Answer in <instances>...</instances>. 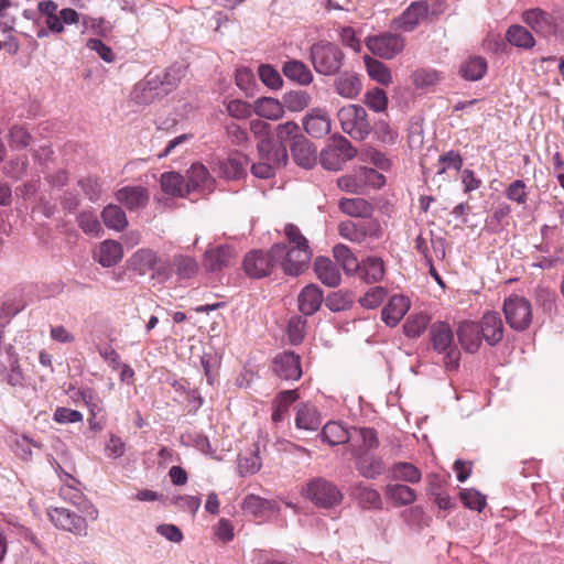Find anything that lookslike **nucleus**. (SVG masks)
Returning a JSON list of instances; mask_svg holds the SVG:
<instances>
[{"label": "nucleus", "instance_id": "obj_55", "mask_svg": "<svg viewBox=\"0 0 564 564\" xmlns=\"http://www.w3.org/2000/svg\"><path fill=\"white\" fill-rule=\"evenodd\" d=\"M311 104V96L303 90L291 91L284 96V105L290 111H302Z\"/></svg>", "mask_w": 564, "mask_h": 564}, {"label": "nucleus", "instance_id": "obj_30", "mask_svg": "<svg viewBox=\"0 0 564 564\" xmlns=\"http://www.w3.org/2000/svg\"><path fill=\"white\" fill-rule=\"evenodd\" d=\"M314 271L323 284L329 288L339 285L341 280L340 272L336 263H334L329 258H316L314 262Z\"/></svg>", "mask_w": 564, "mask_h": 564}, {"label": "nucleus", "instance_id": "obj_3", "mask_svg": "<svg viewBox=\"0 0 564 564\" xmlns=\"http://www.w3.org/2000/svg\"><path fill=\"white\" fill-rule=\"evenodd\" d=\"M259 162L251 165V173L259 178H270L278 167L288 163L286 147L274 144L273 141H258Z\"/></svg>", "mask_w": 564, "mask_h": 564}, {"label": "nucleus", "instance_id": "obj_22", "mask_svg": "<svg viewBox=\"0 0 564 564\" xmlns=\"http://www.w3.org/2000/svg\"><path fill=\"white\" fill-rule=\"evenodd\" d=\"M115 196L129 210L144 208L149 202V191L143 186H124Z\"/></svg>", "mask_w": 564, "mask_h": 564}, {"label": "nucleus", "instance_id": "obj_20", "mask_svg": "<svg viewBox=\"0 0 564 564\" xmlns=\"http://www.w3.org/2000/svg\"><path fill=\"white\" fill-rule=\"evenodd\" d=\"M303 127L313 138H322L330 132L332 121L326 110L314 108L304 117Z\"/></svg>", "mask_w": 564, "mask_h": 564}, {"label": "nucleus", "instance_id": "obj_26", "mask_svg": "<svg viewBox=\"0 0 564 564\" xmlns=\"http://www.w3.org/2000/svg\"><path fill=\"white\" fill-rule=\"evenodd\" d=\"M322 424V416L315 405L301 403L296 406L295 426L304 431H317Z\"/></svg>", "mask_w": 564, "mask_h": 564}, {"label": "nucleus", "instance_id": "obj_13", "mask_svg": "<svg viewBox=\"0 0 564 564\" xmlns=\"http://www.w3.org/2000/svg\"><path fill=\"white\" fill-rule=\"evenodd\" d=\"M366 46L376 56L392 59L403 52L405 40L403 36L390 32H383L366 39Z\"/></svg>", "mask_w": 564, "mask_h": 564}, {"label": "nucleus", "instance_id": "obj_29", "mask_svg": "<svg viewBox=\"0 0 564 564\" xmlns=\"http://www.w3.org/2000/svg\"><path fill=\"white\" fill-rule=\"evenodd\" d=\"M410 308L409 300L403 295L392 296L382 310V319L390 326L394 327L403 318Z\"/></svg>", "mask_w": 564, "mask_h": 564}, {"label": "nucleus", "instance_id": "obj_38", "mask_svg": "<svg viewBox=\"0 0 564 564\" xmlns=\"http://www.w3.org/2000/svg\"><path fill=\"white\" fill-rule=\"evenodd\" d=\"M387 499L397 507L409 506L416 500L415 491L403 484H390L386 487Z\"/></svg>", "mask_w": 564, "mask_h": 564}, {"label": "nucleus", "instance_id": "obj_58", "mask_svg": "<svg viewBox=\"0 0 564 564\" xmlns=\"http://www.w3.org/2000/svg\"><path fill=\"white\" fill-rule=\"evenodd\" d=\"M463 166V158L459 152L451 150L438 158L437 174H444L448 169L459 171Z\"/></svg>", "mask_w": 564, "mask_h": 564}, {"label": "nucleus", "instance_id": "obj_7", "mask_svg": "<svg viewBox=\"0 0 564 564\" xmlns=\"http://www.w3.org/2000/svg\"><path fill=\"white\" fill-rule=\"evenodd\" d=\"M522 21L538 35H560L564 39V14L533 8L522 13Z\"/></svg>", "mask_w": 564, "mask_h": 564}, {"label": "nucleus", "instance_id": "obj_8", "mask_svg": "<svg viewBox=\"0 0 564 564\" xmlns=\"http://www.w3.org/2000/svg\"><path fill=\"white\" fill-rule=\"evenodd\" d=\"M37 10L45 18V26L53 34H62L65 25L77 24L80 21V13L73 8H64L58 10L56 2L44 0L37 3Z\"/></svg>", "mask_w": 564, "mask_h": 564}, {"label": "nucleus", "instance_id": "obj_19", "mask_svg": "<svg viewBox=\"0 0 564 564\" xmlns=\"http://www.w3.org/2000/svg\"><path fill=\"white\" fill-rule=\"evenodd\" d=\"M482 338L488 345L495 346L503 338V322L498 312H487L478 324Z\"/></svg>", "mask_w": 564, "mask_h": 564}, {"label": "nucleus", "instance_id": "obj_49", "mask_svg": "<svg viewBox=\"0 0 564 564\" xmlns=\"http://www.w3.org/2000/svg\"><path fill=\"white\" fill-rule=\"evenodd\" d=\"M487 70V62L485 58L475 56L468 58L459 69L460 75L467 80L480 79Z\"/></svg>", "mask_w": 564, "mask_h": 564}, {"label": "nucleus", "instance_id": "obj_61", "mask_svg": "<svg viewBox=\"0 0 564 564\" xmlns=\"http://www.w3.org/2000/svg\"><path fill=\"white\" fill-rule=\"evenodd\" d=\"M506 197L517 203L518 205H525L528 200L527 185L521 180H516L505 191Z\"/></svg>", "mask_w": 564, "mask_h": 564}, {"label": "nucleus", "instance_id": "obj_9", "mask_svg": "<svg viewBox=\"0 0 564 564\" xmlns=\"http://www.w3.org/2000/svg\"><path fill=\"white\" fill-rule=\"evenodd\" d=\"M343 131L355 140H364L370 133V123L367 112L359 105H347L341 107L337 113Z\"/></svg>", "mask_w": 564, "mask_h": 564}, {"label": "nucleus", "instance_id": "obj_43", "mask_svg": "<svg viewBox=\"0 0 564 564\" xmlns=\"http://www.w3.org/2000/svg\"><path fill=\"white\" fill-rule=\"evenodd\" d=\"M333 256L348 275L357 273L358 269H360V262L357 257L350 248L343 243H338L333 248Z\"/></svg>", "mask_w": 564, "mask_h": 564}, {"label": "nucleus", "instance_id": "obj_21", "mask_svg": "<svg viewBox=\"0 0 564 564\" xmlns=\"http://www.w3.org/2000/svg\"><path fill=\"white\" fill-rule=\"evenodd\" d=\"M354 435L350 437L352 443L350 445L351 453L355 457L368 454L370 451L378 448L379 440L377 431L372 427H358L354 429Z\"/></svg>", "mask_w": 564, "mask_h": 564}, {"label": "nucleus", "instance_id": "obj_48", "mask_svg": "<svg viewBox=\"0 0 564 564\" xmlns=\"http://www.w3.org/2000/svg\"><path fill=\"white\" fill-rule=\"evenodd\" d=\"M368 75L373 79L380 83L381 85L389 86L392 83V75L383 63L380 61L372 58L370 56L364 57Z\"/></svg>", "mask_w": 564, "mask_h": 564}, {"label": "nucleus", "instance_id": "obj_39", "mask_svg": "<svg viewBox=\"0 0 564 564\" xmlns=\"http://www.w3.org/2000/svg\"><path fill=\"white\" fill-rule=\"evenodd\" d=\"M282 72L286 78L300 85H310L313 82V74L301 61L292 59L284 63Z\"/></svg>", "mask_w": 564, "mask_h": 564}, {"label": "nucleus", "instance_id": "obj_34", "mask_svg": "<svg viewBox=\"0 0 564 564\" xmlns=\"http://www.w3.org/2000/svg\"><path fill=\"white\" fill-rule=\"evenodd\" d=\"M338 208L343 214L354 218H369L373 213L372 204L361 197L341 198Z\"/></svg>", "mask_w": 564, "mask_h": 564}, {"label": "nucleus", "instance_id": "obj_24", "mask_svg": "<svg viewBox=\"0 0 564 564\" xmlns=\"http://www.w3.org/2000/svg\"><path fill=\"white\" fill-rule=\"evenodd\" d=\"M427 13L429 4L425 1L413 2L397 20V26L411 32L427 17Z\"/></svg>", "mask_w": 564, "mask_h": 564}, {"label": "nucleus", "instance_id": "obj_2", "mask_svg": "<svg viewBox=\"0 0 564 564\" xmlns=\"http://www.w3.org/2000/svg\"><path fill=\"white\" fill-rule=\"evenodd\" d=\"M129 268L140 275L151 274L152 279L161 282L173 275V270L166 259H162L150 248H141L128 260Z\"/></svg>", "mask_w": 564, "mask_h": 564}, {"label": "nucleus", "instance_id": "obj_32", "mask_svg": "<svg viewBox=\"0 0 564 564\" xmlns=\"http://www.w3.org/2000/svg\"><path fill=\"white\" fill-rule=\"evenodd\" d=\"M95 258L104 268L116 265L123 258L122 246L116 240H105L99 245Z\"/></svg>", "mask_w": 564, "mask_h": 564}, {"label": "nucleus", "instance_id": "obj_60", "mask_svg": "<svg viewBox=\"0 0 564 564\" xmlns=\"http://www.w3.org/2000/svg\"><path fill=\"white\" fill-rule=\"evenodd\" d=\"M259 77L262 83L271 89H279L282 87L283 79L279 72L271 65L263 64L258 69Z\"/></svg>", "mask_w": 564, "mask_h": 564}, {"label": "nucleus", "instance_id": "obj_11", "mask_svg": "<svg viewBox=\"0 0 564 564\" xmlns=\"http://www.w3.org/2000/svg\"><path fill=\"white\" fill-rule=\"evenodd\" d=\"M304 495L314 505L325 509L340 503L343 499V495L337 486L322 477L311 480L306 485Z\"/></svg>", "mask_w": 564, "mask_h": 564}, {"label": "nucleus", "instance_id": "obj_56", "mask_svg": "<svg viewBox=\"0 0 564 564\" xmlns=\"http://www.w3.org/2000/svg\"><path fill=\"white\" fill-rule=\"evenodd\" d=\"M357 497L364 509H379L381 507V496L373 488L359 487L357 490Z\"/></svg>", "mask_w": 564, "mask_h": 564}, {"label": "nucleus", "instance_id": "obj_63", "mask_svg": "<svg viewBox=\"0 0 564 564\" xmlns=\"http://www.w3.org/2000/svg\"><path fill=\"white\" fill-rule=\"evenodd\" d=\"M465 507L471 510L481 511L486 506V498L479 491L474 489H465L459 494Z\"/></svg>", "mask_w": 564, "mask_h": 564}, {"label": "nucleus", "instance_id": "obj_47", "mask_svg": "<svg viewBox=\"0 0 564 564\" xmlns=\"http://www.w3.org/2000/svg\"><path fill=\"white\" fill-rule=\"evenodd\" d=\"M442 74L433 68H417L411 75V82L415 89H427L442 80Z\"/></svg>", "mask_w": 564, "mask_h": 564}, {"label": "nucleus", "instance_id": "obj_17", "mask_svg": "<svg viewBox=\"0 0 564 564\" xmlns=\"http://www.w3.org/2000/svg\"><path fill=\"white\" fill-rule=\"evenodd\" d=\"M273 371L283 380H299L302 376L301 358L293 351H283L273 359Z\"/></svg>", "mask_w": 564, "mask_h": 564}, {"label": "nucleus", "instance_id": "obj_36", "mask_svg": "<svg viewBox=\"0 0 564 564\" xmlns=\"http://www.w3.org/2000/svg\"><path fill=\"white\" fill-rule=\"evenodd\" d=\"M323 443L329 446H336L347 443L351 435L348 430L339 422H327L318 434Z\"/></svg>", "mask_w": 564, "mask_h": 564}, {"label": "nucleus", "instance_id": "obj_46", "mask_svg": "<svg viewBox=\"0 0 564 564\" xmlns=\"http://www.w3.org/2000/svg\"><path fill=\"white\" fill-rule=\"evenodd\" d=\"M161 187L164 193L172 196L185 197V178L176 172H166L161 175Z\"/></svg>", "mask_w": 564, "mask_h": 564}, {"label": "nucleus", "instance_id": "obj_40", "mask_svg": "<svg viewBox=\"0 0 564 564\" xmlns=\"http://www.w3.org/2000/svg\"><path fill=\"white\" fill-rule=\"evenodd\" d=\"M300 394L296 389L294 390H284L276 394L272 402V421L278 423L284 419V415L289 411V408L297 401Z\"/></svg>", "mask_w": 564, "mask_h": 564}, {"label": "nucleus", "instance_id": "obj_44", "mask_svg": "<svg viewBox=\"0 0 564 564\" xmlns=\"http://www.w3.org/2000/svg\"><path fill=\"white\" fill-rule=\"evenodd\" d=\"M506 37L511 45L520 48L529 50L535 45V40L532 33L519 24L509 26Z\"/></svg>", "mask_w": 564, "mask_h": 564}, {"label": "nucleus", "instance_id": "obj_16", "mask_svg": "<svg viewBox=\"0 0 564 564\" xmlns=\"http://www.w3.org/2000/svg\"><path fill=\"white\" fill-rule=\"evenodd\" d=\"M214 188V178L208 170L200 163H195L187 171L185 180L186 195L192 193H210Z\"/></svg>", "mask_w": 564, "mask_h": 564}, {"label": "nucleus", "instance_id": "obj_57", "mask_svg": "<svg viewBox=\"0 0 564 564\" xmlns=\"http://www.w3.org/2000/svg\"><path fill=\"white\" fill-rule=\"evenodd\" d=\"M365 104L373 111L381 112L387 109L388 97L381 88H373L366 93Z\"/></svg>", "mask_w": 564, "mask_h": 564}, {"label": "nucleus", "instance_id": "obj_15", "mask_svg": "<svg viewBox=\"0 0 564 564\" xmlns=\"http://www.w3.org/2000/svg\"><path fill=\"white\" fill-rule=\"evenodd\" d=\"M241 509L245 513L252 516L254 519L265 521L273 513L279 511V505L275 500L264 499L250 494L243 498Z\"/></svg>", "mask_w": 564, "mask_h": 564}, {"label": "nucleus", "instance_id": "obj_27", "mask_svg": "<svg viewBox=\"0 0 564 564\" xmlns=\"http://www.w3.org/2000/svg\"><path fill=\"white\" fill-rule=\"evenodd\" d=\"M297 302L299 310L304 315H313L323 303V291L316 284H308L300 292Z\"/></svg>", "mask_w": 564, "mask_h": 564}, {"label": "nucleus", "instance_id": "obj_31", "mask_svg": "<svg viewBox=\"0 0 564 564\" xmlns=\"http://www.w3.org/2000/svg\"><path fill=\"white\" fill-rule=\"evenodd\" d=\"M334 89L339 96L354 99L360 94L362 83L357 74L344 72L334 80Z\"/></svg>", "mask_w": 564, "mask_h": 564}, {"label": "nucleus", "instance_id": "obj_53", "mask_svg": "<svg viewBox=\"0 0 564 564\" xmlns=\"http://www.w3.org/2000/svg\"><path fill=\"white\" fill-rule=\"evenodd\" d=\"M357 225L360 229V235L364 242L368 239L377 240L382 236V227L378 219L372 218H361V220L357 221Z\"/></svg>", "mask_w": 564, "mask_h": 564}, {"label": "nucleus", "instance_id": "obj_52", "mask_svg": "<svg viewBox=\"0 0 564 564\" xmlns=\"http://www.w3.org/2000/svg\"><path fill=\"white\" fill-rule=\"evenodd\" d=\"M430 318L424 314L410 315L403 325L404 334L411 338L420 337L426 329Z\"/></svg>", "mask_w": 564, "mask_h": 564}, {"label": "nucleus", "instance_id": "obj_12", "mask_svg": "<svg viewBox=\"0 0 564 564\" xmlns=\"http://www.w3.org/2000/svg\"><path fill=\"white\" fill-rule=\"evenodd\" d=\"M503 313L508 325L517 330H525L532 322V306L520 295H510L503 302Z\"/></svg>", "mask_w": 564, "mask_h": 564}, {"label": "nucleus", "instance_id": "obj_1", "mask_svg": "<svg viewBox=\"0 0 564 564\" xmlns=\"http://www.w3.org/2000/svg\"><path fill=\"white\" fill-rule=\"evenodd\" d=\"M285 243H274L272 256L280 258V267L288 275L297 276L307 268L313 256L307 239L294 224L284 227Z\"/></svg>", "mask_w": 564, "mask_h": 564}, {"label": "nucleus", "instance_id": "obj_41", "mask_svg": "<svg viewBox=\"0 0 564 564\" xmlns=\"http://www.w3.org/2000/svg\"><path fill=\"white\" fill-rule=\"evenodd\" d=\"M355 458L357 469L366 478L373 479L384 471V463L379 456L365 454Z\"/></svg>", "mask_w": 564, "mask_h": 564}, {"label": "nucleus", "instance_id": "obj_5", "mask_svg": "<svg viewBox=\"0 0 564 564\" xmlns=\"http://www.w3.org/2000/svg\"><path fill=\"white\" fill-rule=\"evenodd\" d=\"M85 518L66 508H52L48 511V518L52 523L61 530L68 531L75 535H87V519L96 521L98 519V510L89 505L83 509Z\"/></svg>", "mask_w": 564, "mask_h": 564}, {"label": "nucleus", "instance_id": "obj_50", "mask_svg": "<svg viewBox=\"0 0 564 564\" xmlns=\"http://www.w3.org/2000/svg\"><path fill=\"white\" fill-rule=\"evenodd\" d=\"M261 467L262 460L259 456L258 446H256V448L249 454H246L239 458L238 471L239 475L242 477L258 473L261 469Z\"/></svg>", "mask_w": 564, "mask_h": 564}, {"label": "nucleus", "instance_id": "obj_51", "mask_svg": "<svg viewBox=\"0 0 564 564\" xmlns=\"http://www.w3.org/2000/svg\"><path fill=\"white\" fill-rule=\"evenodd\" d=\"M300 126L294 121H286L284 123H280L275 128V137L276 142L273 141L274 144H281L285 147V143L291 141L295 142V139L302 138L303 135L300 133Z\"/></svg>", "mask_w": 564, "mask_h": 564}, {"label": "nucleus", "instance_id": "obj_54", "mask_svg": "<svg viewBox=\"0 0 564 564\" xmlns=\"http://www.w3.org/2000/svg\"><path fill=\"white\" fill-rule=\"evenodd\" d=\"M78 225L82 230L87 235L99 236L101 232V225L97 215L90 210H84L78 215Z\"/></svg>", "mask_w": 564, "mask_h": 564}, {"label": "nucleus", "instance_id": "obj_42", "mask_svg": "<svg viewBox=\"0 0 564 564\" xmlns=\"http://www.w3.org/2000/svg\"><path fill=\"white\" fill-rule=\"evenodd\" d=\"M101 218L106 227L116 231H122L128 226L124 210L115 204H109L101 212Z\"/></svg>", "mask_w": 564, "mask_h": 564}, {"label": "nucleus", "instance_id": "obj_33", "mask_svg": "<svg viewBox=\"0 0 564 564\" xmlns=\"http://www.w3.org/2000/svg\"><path fill=\"white\" fill-rule=\"evenodd\" d=\"M357 273L366 283L380 282L386 274L384 262L381 258L369 256L362 259Z\"/></svg>", "mask_w": 564, "mask_h": 564}, {"label": "nucleus", "instance_id": "obj_28", "mask_svg": "<svg viewBox=\"0 0 564 564\" xmlns=\"http://www.w3.org/2000/svg\"><path fill=\"white\" fill-rule=\"evenodd\" d=\"M291 153L296 164L304 169H312L316 163V149L304 135L291 143Z\"/></svg>", "mask_w": 564, "mask_h": 564}, {"label": "nucleus", "instance_id": "obj_37", "mask_svg": "<svg viewBox=\"0 0 564 564\" xmlns=\"http://www.w3.org/2000/svg\"><path fill=\"white\" fill-rule=\"evenodd\" d=\"M253 111L268 120H279L284 115V106L272 97H261L254 101Z\"/></svg>", "mask_w": 564, "mask_h": 564}, {"label": "nucleus", "instance_id": "obj_10", "mask_svg": "<svg viewBox=\"0 0 564 564\" xmlns=\"http://www.w3.org/2000/svg\"><path fill=\"white\" fill-rule=\"evenodd\" d=\"M356 153V150L345 137L334 135L322 150L319 160L326 170L338 171L347 161L354 159Z\"/></svg>", "mask_w": 564, "mask_h": 564}, {"label": "nucleus", "instance_id": "obj_45", "mask_svg": "<svg viewBox=\"0 0 564 564\" xmlns=\"http://www.w3.org/2000/svg\"><path fill=\"white\" fill-rule=\"evenodd\" d=\"M391 477L394 480H401L410 484H417L422 478L421 470L411 463H394L390 469Z\"/></svg>", "mask_w": 564, "mask_h": 564}, {"label": "nucleus", "instance_id": "obj_23", "mask_svg": "<svg viewBox=\"0 0 564 564\" xmlns=\"http://www.w3.org/2000/svg\"><path fill=\"white\" fill-rule=\"evenodd\" d=\"M236 260L235 250L229 246H219L206 250L204 265L208 271H218L231 265Z\"/></svg>", "mask_w": 564, "mask_h": 564}, {"label": "nucleus", "instance_id": "obj_25", "mask_svg": "<svg viewBox=\"0 0 564 564\" xmlns=\"http://www.w3.org/2000/svg\"><path fill=\"white\" fill-rule=\"evenodd\" d=\"M457 337L467 352H476L481 345V333L478 323L464 321L457 329Z\"/></svg>", "mask_w": 564, "mask_h": 564}, {"label": "nucleus", "instance_id": "obj_35", "mask_svg": "<svg viewBox=\"0 0 564 564\" xmlns=\"http://www.w3.org/2000/svg\"><path fill=\"white\" fill-rule=\"evenodd\" d=\"M173 273L177 275L181 280H189L197 275L198 273V263L197 261L186 254H174L171 260H167Z\"/></svg>", "mask_w": 564, "mask_h": 564}, {"label": "nucleus", "instance_id": "obj_62", "mask_svg": "<svg viewBox=\"0 0 564 564\" xmlns=\"http://www.w3.org/2000/svg\"><path fill=\"white\" fill-rule=\"evenodd\" d=\"M225 106L228 115L236 119H246L253 111V107L241 99H231Z\"/></svg>", "mask_w": 564, "mask_h": 564}, {"label": "nucleus", "instance_id": "obj_6", "mask_svg": "<svg viewBox=\"0 0 564 564\" xmlns=\"http://www.w3.org/2000/svg\"><path fill=\"white\" fill-rule=\"evenodd\" d=\"M310 57L318 74L330 76L339 72L344 53L334 43L319 41L312 45Z\"/></svg>", "mask_w": 564, "mask_h": 564}, {"label": "nucleus", "instance_id": "obj_18", "mask_svg": "<svg viewBox=\"0 0 564 564\" xmlns=\"http://www.w3.org/2000/svg\"><path fill=\"white\" fill-rule=\"evenodd\" d=\"M248 158L241 152H232L216 163L215 171L226 180H239L246 175Z\"/></svg>", "mask_w": 564, "mask_h": 564}, {"label": "nucleus", "instance_id": "obj_59", "mask_svg": "<svg viewBox=\"0 0 564 564\" xmlns=\"http://www.w3.org/2000/svg\"><path fill=\"white\" fill-rule=\"evenodd\" d=\"M387 291L382 286L370 288L364 296L359 299V303L362 307L372 310L378 307L386 299Z\"/></svg>", "mask_w": 564, "mask_h": 564}, {"label": "nucleus", "instance_id": "obj_64", "mask_svg": "<svg viewBox=\"0 0 564 564\" xmlns=\"http://www.w3.org/2000/svg\"><path fill=\"white\" fill-rule=\"evenodd\" d=\"M32 140V135L25 128L21 126H13L10 129L9 143L11 148H26L31 144Z\"/></svg>", "mask_w": 564, "mask_h": 564}, {"label": "nucleus", "instance_id": "obj_4", "mask_svg": "<svg viewBox=\"0 0 564 564\" xmlns=\"http://www.w3.org/2000/svg\"><path fill=\"white\" fill-rule=\"evenodd\" d=\"M430 341L432 348L444 354V367L448 371L457 370L459 367L460 351L454 345V334L451 326L445 322H436L430 328Z\"/></svg>", "mask_w": 564, "mask_h": 564}, {"label": "nucleus", "instance_id": "obj_14", "mask_svg": "<svg viewBox=\"0 0 564 564\" xmlns=\"http://www.w3.org/2000/svg\"><path fill=\"white\" fill-rule=\"evenodd\" d=\"M276 264H280V258L272 256V248L267 253L261 250L248 252L242 263L246 274L254 279L269 275Z\"/></svg>", "mask_w": 564, "mask_h": 564}]
</instances>
